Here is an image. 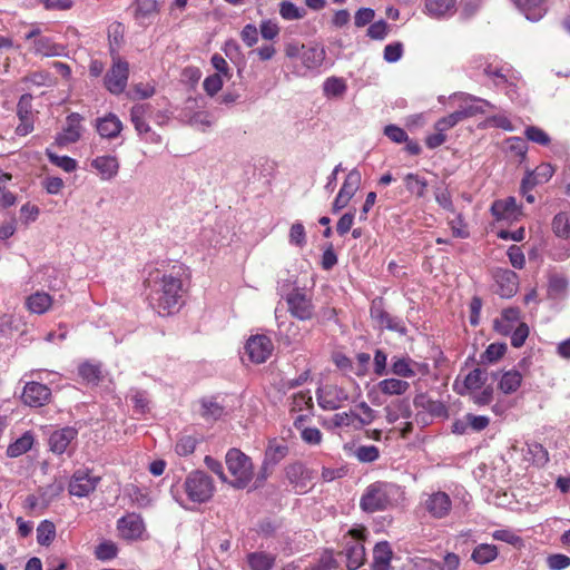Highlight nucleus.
Wrapping results in <instances>:
<instances>
[{
	"mask_svg": "<svg viewBox=\"0 0 570 570\" xmlns=\"http://www.w3.org/2000/svg\"><path fill=\"white\" fill-rule=\"evenodd\" d=\"M183 266H173L169 272L150 284L149 302L159 315H169L177 312L183 305V279L185 275Z\"/></svg>",
	"mask_w": 570,
	"mask_h": 570,
	"instance_id": "f257e3e1",
	"label": "nucleus"
},
{
	"mask_svg": "<svg viewBox=\"0 0 570 570\" xmlns=\"http://www.w3.org/2000/svg\"><path fill=\"white\" fill-rule=\"evenodd\" d=\"M403 492L401 488L390 482H374L364 491L360 507L367 513L387 510L397 504Z\"/></svg>",
	"mask_w": 570,
	"mask_h": 570,
	"instance_id": "f03ea898",
	"label": "nucleus"
},
{
	"mask_svg": "<svg viewBox=\"0 0 570 570\" xmlns=\"http://www.w3.org/2000/svg\"><path fill=\"white\" fill-rule=\"evenodd\" d=\"M225 462L233 480H228L234 489L242 490L249 485L254 478L252 459L239 449L232 448L225 455Z\"/></svg>",
	"mask_w": 570,
	"mask_h": 570,
	"instance_id": "7ed1b4c3",
	"label": "nucleus"
},
{
	"mask_svg": "<svg viewBox=\"0 0 570 570\" xmlns=\"http://www.w3.org/2000/svg\"><path fill=\"white\" fill-rule=\"evenodd\" d=\"M187 498L195 503H205L212 499L215 492L213 479L203 471L190 472L184 482Z\"/></svg>",
	"mask_w": 570,
	"mask_h": 570,
	"instance_id": "20e7f679",
	"label": "nucleus"
},
{
	"mask_svg": "<svg viewBox=\"0 0 570 570\" xmlns=\"http://www.w3.org/2000/svg\"><path fill=\"white\" fill-rule=\"evenodd\" d=\"M111 67L104 77L105 88L112 95H120L125 91L129 78V63L118 52L111 49Z\"/></svg>",
	"mask_w": 570,
	"mask_h": 570,
	"instance_id": "39448f33",
	"label": "nucleus"
},
{
	"mask_svg": "<svg viewBox=\"0 0 570 570\" xmlns=\"http://www.w3.org/2000/svg\"><path fill=\"white\" fill-rule=\"evenodd\" d=\"M287 311L289 314L302 322L311 321L315 316V305L312 295L304 288L294 287L285 296Z\"/></svg>",
	"mask_w": 570,
	"mask_h": 570,
	"instance_id": "423d86ee",
	"label": "nucleus"
},
{
	"mask_svg": "<svg viewBox=\"0 0 570 570\" xmlns=\"http://www.w3.org/2000/svg\"><path fill=\"white\" fill-rule=\"evenodd\" d=\"M365 528L351 529L348 531L352 540L346 542L344 550L348 570H356L365 560V548L362 543L365 539Z\"/></svg>",
	"mask_w": 570,
	"mask_h": 570,
	"instance_id": "0eeeda50",
	"label": "nucleus"
},
{
	"mask_svg": "<svg viewBox=\"0 0 570 570\" xmlns=\"http://www.w3.org/2000/svg\"><path fill=\"white\" fill-rule=\"evenodd\" d=\"M362 176L358 169H352L345 177L332 204V213L337 214L345 208L360 188Z\"/></svg>",
	"mask_w": 570,
	"mask_h": 570,
	"instance_id": "6e6552de",
	"label": "nucleus"
},
{
	"mask_svg": "<svg viewBox=\"0 0 570 570\" xmlns=\"http://www.w3.org/2000/svg\"><path fill=\"white\" fill-rule=\"evenodd\" d=\"M318 405L326 411H334L340 409L345 402L348 401V393L334 384H327L316 392Z\"/></svg>",
	"mask_w": 570,
	"mask_h": 570,
	"instance_id": "1a4fd4ad",
	"label": "nucleus"
},
{
	"mask_svg": "<svg viewBox=\"0 0 570 570\" xmlns=\"http://www.w3.org/2000/svg\"><path fill=\"white\" fill-rule=\"evenodd\" d=\"M100 482V476L91 474L87 470H77L69 482V493L83 498L92 493Z\"/></svg>",
	"mask_w": 570,
	"mask_h": 570,
	"instance_id": "9d476101",
	"label": "nucleus"
},
{
	"mask_svg": "<svg viewBox=\"0 0 570 570\" xmlns=\"http://www.w3.org/2000/svg\"><path fill=\"white\" fill-rule=\"evenodd\" d=\"M370 314L380 328H386L402 335L406 333V327L402 320L389 314L384 309L383 301L381 298L372 302Z\"/></svg>",
	"mask_w": 570,
	"mask_h": 570,
	"instance_id": "9b49d317",
	"label": "nucleus"
},
{
	"mask_svg": "<svg viewBox=\"0 0 570 570\" xmlns=\"http://www.w3.org/2000/svg\"><path fill=\"white\" fill-rule=\"evenodd\" d=\"M273 350L274 345L266 335H254L247 340L245 345V353L256 364L266 362Z\"/></svg>",
	"mask_w": 570,
	"mask_h": 570,
	"instance_id": "f8f14e48",
	"label": "nucleus"
},
{
	"mask_svg": "<svg viewBox=\"0 0 570 570\" xmlns=\"http://www.w3.org/2000/svg\"><path fill=\"white\" fill-rule=\"evenodd\" d=\"M51 397V390L38 382H28L21 395V400L26 405L32 407L43 406Z\"/></svg>",
	"mask_w": 570,
	"mask_h": 570,
	"instance_id": "ddd939ff",
	"label": "nucleus"
},
{
	"mask_svg": "<svg viewBox=\"0 0 570 570\" xmlns=\"http://www.w3.org/2000/svg\"><path fill=\"white\" fill-rule=\"evenodd\" d=\"M423 504L429 514L435 519L445 518L449 515L452 508L451 498L443 491H436L428 494Z\"/></svg>",
	"mask_w": 570,
	"mask_h": 570,
	"instance_id": "4468645a",
	"label": "nucleus"
},
{
	"mask_svg": "<svg viewBox=\"0 0 570 570\" xmlns=\"http://www.w3.org/2000/svg\"><path fill=\"white\" fill-rule=\"evenodd\" d=\"M158 12L156 0H135L132 4L134 19L141 27L151 24Z\"/></svg>",
	"mask_w": 570,
	"mask_h": 570,
	"instance_id": "2eb2a0df",
	"label": "nucleus"
},
{
	"mask_svg": "<svg viewBox=\"0 0 570 570\" xmlns=\"http://www.w3.org/2000/svg\"><path fill=\"white\" fill-rule=\"evenodd\" d=\"M285 473L289 483L299 490H305L313 480V472L302 462L287 465Z\"/></svg>",
	"mask_w": 570,
	"mask_h": 570,
	"instance_id": "dca6fc26",
	"label": "nucleus"
},
{
	"mask_svg": "<svg viewBox=\"0 0 570 570\" xmlns=\"http://www.w3.org/2000/svg\"><path fill=\"white\" fill-rule=\"evenodd\" d=\"M77 435L78 431L71 426H65L62 429L56 430L49 438L50 450L53 453L62 454L71 441L77 438Z\"/></svg>",
	"mask_w": 570,
	"mask_h": 570,
	"instance_id": "f3484780",
	"label": "nucleus"
},
{
	"mask_svg": "<svg viewBox=\"0 0 570 570\" xmlns=\"http://www.w3.org/2000/svg\"><path fill=\"white\" fill-rule=\"evenodd\" d=\"M82 120V117L77 114L72 112L67 117V127L63 130V132L59 134L56 138V142L59 146H66L68 144H72L79 140L81 136V126L80 121Z\"/></svg>",
	"mask_w": 570,
	"mask_h": 570,
	"instance_id": "a211bd4d",
	"label": "nucleus"
},
{
	"mask_svg": "<svg viewBox=\"0 0 570 570\" xmlns=\"http://www.w3.org/2000/svg\"><path fill=\"white\" fill-rule=\"evenodd\" d=\"M487 375L488 374L484 368H474L464 377L462 383L456 380L453 387L459 394L464 395L469 391L480 389L487 382Z\"/></svg>",
	"mask_w": 570,
	"mask_h": 570,
	"instance_id": "6ab92c4d",
	"label": "nucleus"
},
{
	"mask_svg": "<svg viewBox=\"0 0 570 570\" xmlns=\"http://www.w3.org/2000/svg\"><path fill=\"white\" fill-rule=\"evenodd\" d=\"M515 7L530 21H539L546 13L544 0H512Z\"/></svg>",
	"mask_w": 570,
	"mask_h": 570,
	"instance_id": "aec40b11",
	"label": "nucleus"
},
{
	"mask_svg": "<svg viewBox=\"0 0 570 570\" xmlns=\"http://www.w3.org/2000/svg\"><path fill=\"white\" fill-rule=\"evenodd\" d=\"M456 0H425V12L433 19L449 18L456 11Z\"/></svg>",
	"mask_w": 570,
	"mask_h": 570,
	"instance_id": "412c9836",
	"label": "nucleus"
},
{
	"mask_svg": "<svg viewBox=\"0 0 570 570\" xmlns=\"http://www.w3.org/2000/svg\"><path fill=\"white\" fill-rule=\"evenodd\" d=\"M91 167L99 173L101 179L110 180L118 174L119 161L115 156H99L91 161Z\"/></svg>",
	"mask_w": 570,
	"mask_h": 570,
	"instance_id": "4be33fe9",
	"label": "nucleus"
},
{
	"mask_svg": "<svg viewBox=\"0 0 570 570\" xmlns=\"http://www.w3.org/2000/svg\"><path fill=\"white\" fill-rule=\"evenodd\" d=\"M96 128L102 138L111 139L120 134L122 124L116 115L108 114L107 116L97 119Z\"/></svg>",
	"mask_w": 570,
	"mask_h": 570,
	"instance_id": "5701e85b",
	"label": "nucleus"
},
{
	"mask_svg": "<svg viewBox=\"0 0 570 570\" xmlns=\"http://www.w3.org/2000/svg\"><path fill=\"white\" fill-rule=\"evenodd\" d=\"M31 51L36 56L57 57L62 53L63 47L56 43L50 37L41 36L33 40Z\"/></svg>",
	"mask_w": 570,
	"mask_h": 570,
	"instance_id": "b1692460",
	"label": "nucleus"
},
{
	"mask_svg": "<svg viewBox=\"0 0 570 570\" xmlns=\"http://www.w3.org/2000/svg\"><path fill=\"white\" fill-rule=\"evenodd\" d=\"M288 454V446L283 442H277L276 440H272L268 443V446L265 451L264 455V469L267 470L271 466L276 465Z\"/></svg>",
	"mask_w": 570,
	"mask_h": 570,
	"instance_id": "393cba45",
	"label": "nucleus"
},
{
	"mask_svg": "<svg viewBox=\"0 0 570 570\" xmlns=\"http://www.w3.org/2000/svg\"><path fill=\"white\" fill-rule=\"evenodd\" d=\"M393 552L387 541H381L375 544L373 550V570H389Z\"/></svg>",
	"mask_w": 570,
	"mask_h": 570,
	"instance_id": "a878e982",
	"label": "nucleus"
},
{
	"mask_svg": "<svg viewBox=\"0 0 570 570\" xmlns=\"http://www.w3.org/2000/svg\"><path fill=\"white\" fill-rule=\"evenodd\" d=\"M118 529L127 539H135L140 537L144 530V522L139 515L129 514L118 520Z\"/></svg>",
	"mask_w": 570,
	"mask_h": 570,
	"instance_id": "bb28decb",
	"label": "nucleus"
},
{
	"mask_svg": "<svg viewBox=\"0 0 570 570\" xmlns=\"http://www.w3.org/2000/svg\"><path fill=\"white\" fill-rule=\"evenodd\" d=\"M150 109L151 107L149 104H140L132 106L130 110L131 122L140 136L150 132V126L146 121V117L150 112Z\"/></svg>",
	"mask_w": 570,
	"mask_h": 570,
	"instance_id": "cd10ccee",
	"label": "nucleus"
},
{
	"mask_svg": "<svg viewBox=\"0 0 570 570\" xmlns=\"http://www.w3.org/2000/svg\"><path fill=\"white\" fill-rule=\"evenodd\" d=\"M277 338L285 346H291L301 340V330L294 322H278Z\"/></svg>",
	"mask_w": 570,
	"mask_h": 570,
	"instance_id": "c85d7f7f",
	"label": "nucleus"
},
{
	"mask_svg": "<svg viewBox=\"0 0 570 570\" xmlns=\"http://www.w3.org/2000/svg\"><path fill=\"white\" fill-rule=\"evenodd\" d=\"M501 334L510 335L511 345L519 348L529 336V326L524 322L518 323L515 326L501 324Z\"/></svg>",
	"mask_w": 570,
	"mask_h": 570,
	"instance_id": "c756f323",
	"label": "nucleus"
},
{
	"mask_svg": "<svg viewBox=\"0 0 570 570\" xmlns=\"http://www.w3.org/2000/svg\"><path fill=\"white\" fill-rule=\"evenodd\" d=\"M461 100L462 102L458 110L466 114V118L473 117L478 114H484L489 106L488 101L470 95H462Z\"/></svg>",
	"mask_w": 570,
	"mask_h": 570,
	"instance_id": "7c9ffc66",
	"label": "nucleus"
},
{
	"mask_svg": "<svg viewBox=\"0 0 570 570\" xmlns=\"http://www.w3.org/2000/svg\"><path fill=\"white\" fill-rule=\"evenodd\" d=\"M523 216L522 206L517 204L514 197L511 196L501 202V224L519 222Z\"/></svg>",
	"mask_w": 570,
	"mask_h": 570,
	"instance_id": "2f4dec72",
	"label": "nucleus"
},
{
	"mask_svg": "<svg viewBox=\"0 0 570 570\" xmlns=\"http://www.w3.org/2000/svg\"><path fill=\"white\" fill-rule=\"evenodd\" d=\"M503 149L514 161H522L528 149L527 140L521 137H510L505 139Z\"/></svg>",
	"mask_w": 570,
	"mask_h": 570,
	"instance_id": "473e14b6",
	"label": "nucleus"
},
{
	"mask_svg": "<svg viewBox=\"0 0 570 570\" xmlns=\"http://www.w3.org/2000/svg\"><path fill=\"white\" fill-rule=\"evenodd\" d=\"M414 365H417V363L407 356H393L391 363V372L396 376L411 379L416 375V371L413 367Z\"/></svg>",
	"mask_w": 570,
	"mask_h": 570,
	"instance_id": "72a5a7b5",
	"label": "nucleus"
},
{
	"mask_svg": "<svg viewBox=\"0 0 570 570\" xmlns=\"http://www.w3.org/2000/svg\"><path fill=\"white\" fill-rule=\"evenodd\" d=\"M377 389L384 395H403L410 389V383L400 379H384L379 382Z\"/></svg>",
	"mask_w": 570,
	"mask_h": 570,
	"instance_id": "f704fd0d",
	"label": "nucleus"
},
{
	"mask_svg": "<svg viewBox=\"0 0 570 570\" xmlns=\"http://www.w3.org/2000/svg\"><path fill=\"white\" fill-rule=\"evenodd\" d=\"M200 415L207 421H216L224 415V405L214 397L202 399Z\"/></svg>",
	"mask_w": 570,
	"mask_h": 570,
	"instance_id": "c9c22d12",
	"label": "nucleus"
},
{
	"mask_svg": "<svg viewBox=\"0 0 570 570\" xmlns=\"http://www.w3.org/2000/svg\"><path fill=\"white\" fill-rule=\"evenodd\" d=\"M325 59V50L324 48L314 46V47H305L301 60L303 65L307 69H315L320 67Z\"/></svg>",
	"mask_w": 570,
	"mask_h": 570,
	"instance_id": "e433bc0d",
	"label": "nucleus"
},
{
	"mask_svg": "<svg viewBox=\"0 0 570 570\" xmlns=\"http://www.w3.org/2000/svg\"><path fill=\"white\" fill-rule=\"evenodd\" d=\"M275 560V556L267 552H250L247 554V562L252 570H271Z\"/></svg>",
	"mask_w": 570,
	"mask_h": 570,
	"instance_id": "4c0bfd02",
	"label": "nucleus"
},
{
	"mask_svg": "<svg viewBox=\"0 0 570 570\" xmlns=\"http://www.w3.org/2000/svg\"><path fill=\"white\" fill-rule=\"evenodd\" d=\"M519 289V277L510 269L501 271V298L512 297Z\"/></svg>",
	"mask_w": 570,
	"mask_h": 570,
	"instance_id": "58836bf2",
	"label": "nucleus"
},
{
	"mask_svg": "<svg viewBox=\"0 0 570 570\" xmlns=\"http://www.w3.org/2000/svg\"><path fill=\"white\" fill-rule=\"evenodd\" d=\"M78 373L87 383L97 385L101 380V365L86 361L79 365Z\"/></svg>",
	"mask_w": 570,
	"mask_h": 570,
	"instance_id": "ea45409f",
	"label": "nucleus"
},
{
	"mask_svg": "<svg viewBox=\"0 0 570 570\" xmlns=\"http://www.w3.org/2000/svg\"><path fill=\"white\" fill-rule=\"evenodd\" d=\"M552 230L556 236L570 242V212H561L553 217Z\"/></svg>",
	"mask_w": 570,
	"mask_h": 570,
	"instance_id": "a19ab883",
	"label": "nucleus"
},
{
	"mask_svg": "<svg viewBox=\"0 0 570 570\" xmlns=\"http://www.w3.org/2000/svg\"><path fill=\"white\" fill-rule=\"evenodd\" d=\"M33 444V436L31 433L26 432L22 436L17 439L7 449V455L9 458H18L28 452Z\"/></svg>",
	"mask_w": 570,
	"mask_h": 570,
	"instance_id": "79ce46f5",
	"label": "nucleus"
},
{
	"mask_svg": "<svg viewBox=\"0 0 570 570\" xmlns=\"http://www.w3.org/2000/svg\"><path fill=\"white\" fill-rule=\"evenodd\" d=\"M404 185L412 195L422 198L426 194L428 181L416 174L410 173L404 177Z\"/></svg>",
	"mask_w": 570,
	"mask_h": 570,
	"instance_id": "37998d69",
	"label": "nucleus"
},
{
	"mask_svg": "<svg viewBox=\"0 0 570 570\" xmlns=\"http://www.w3.org/2000/svg\"><path fill=\"white\" fill-rule=\"evenodd\" d=\"M51 305V297L43 292H37L30 295L27 299V306L32 313L42 314Z\"/></svg>",
	"mask_w": 570,
	"mask_h": 570,
	"instance_id": "c03bdc74",
	"label": "nucleus"
},
{
	"mask_svg": "<svg viewBox=\"0 0 570 570\" xmlns=\"http://www.w3.org/2000/svg\"><path fill=\"white\" fill-rule=\"evenodd\" d=\"M346 90L347 86L343 78L330 77L323 83L324 95L328 98L342 97Z\"/></svg>",
	"mask_w": 570,
	"mask_h": 570,
	"instance_id": "a18cd8bd",
	"label": "nucleus"
},
{
	"mask_svg": "<svg viewBox=\"0 0 570 570\" xmlns=\"http://www.w3.org/2000/svg\"><path fill=\"white\" fill-rule=\"evenodd\" d=\"M498 556V549L494 544L481 543L472 552V560L479 564H485L494 560Z\"/></svg>",
	"mask_w": 570,
	"mask_h": 570,
	"instance_id": "49530a36",
	"label": "nucleus"
},
{
	"mask_svg": "<svg viewBox=\"0 0 570 570\" xmlns=\"http://www.w3.org/2000/svg\"><path fill=\"white\" fill-rule=\"evenodd\" d=\"M21 82L24 83L28 89L31 87H45L52 85V77L46 70H37L21 78Z\"/></svg>",
	"mask_w": 570,
	"mask_h": 570,
	"instance_id": "de8ad7c7",
	"label": "nucleus"
},
{
	"mask_svg": "<svg viewBox=\"0 0 570 570\" xmlns=\"http://www.w3.org/2000/svg\"><path fill=\"white\" fill-rule=\"evenodd\" d=\"M56 537V527L53 522L43 520L37 528V542L40 546L48 547L51 544Z\"/></svg>",
	"mask_w": 570,
	"mask_h": 570,
	"instance_id": "09e8293b",
	"label": "nucleus"
},
{
	"mask_svg": "<svg viewBox=\"0 0 570 570\" xmlns=\"http://www.w3.org/2000/svg\"><path fill=\"white\" fill-rule=\"evenodd\" d=\"M522 375L518 371H509L501 376V392H515L521 385Z\"/></svg>",
	"mask_w": 570,
	"mask_h": 570,
	"instance_id": "8fccbe9b",
	"label": "nucleus"
},
{
	"mask_svg": "<svg viewBox=\"0 0 570 570\" xmlns=\"http://www.w3.org/2000/svg\"><path fill=\"white\" fill-rule=\"evenodd\" d=\"M279 14L285 20H299L305 17L306 11L303 8L297 7L293 2L283 1L279 4Z\"/></svg>",
	"mask_w": 570,
	"mask_h": 570,
	"instance_id": "3c124183",
	"label": "nucleus"
},
{
	"mask_svg": "<svg viewBox=\"0 0 570 570\" xmlns=\"http://www.w3.org/2000/svg\"><path fill=\"white\" fill-rule=\"evenodd\" d=\"M463 119H466V114L459 111L458 109L450 115L439 119L435 122V130L436 131H446L450 128L454 127L458 122L462 121Z\"/></svg>",
	"mask_w": 570,
	"mask_h": 570,
	"instance_id": "603ef678",
	"label": "nucleus"
},
{
	"mask_svg": "<svg viewBox=\"0 0 570 570\" xmlns=\"http://www.w3.org/2000/svg\"><path fill=\"white\" fill-rule=\"evenodd\" d=\"M353 454L362 463H372L380 458V451L375 445H360Z\"/></svg>",
	"mask_w": 570,
	"mask_h": 570,
	"instance_id": "864d4df0",
	"label": "nucleus"
},
{
	"mask_svg": "<svg viewBox=\"0 0 570 570\" xmlns=\"http://www.w3.org/2000/svg\"><path fill=\"white\" fill-rule=\"evenodd\" d=\"M197 445V439L193 435H181L175 446V451L180 456L191 454Z\"/></svg>",
	"mask_w": 570,
	"mask_h": 570,
	"instance_id": "5fc2aeb1",
	"label": "nucleus"
},
{
	"mask_svg": "<svg viewBox=\"0 0 570 570\" xmlns=\"http://www.w3.org/2000/svg\"><path fill=\"white\" fill-rule=\"evenodd\" d=\"M525 137L528 140L539 144L541 146H547L550 144L549 135L539 127L529 126L524 130Z\"/></svg>",
	"mask_w": 570,
	"mask_h": 570,
	"instance_id": "6e6d98bb",
	"label": "nucleus"
},
{
	"mask_svg": "<svg viewBox=\"0 0 570 570\" xmlns=\"http://www.w3.org/2000/svg\"><path fill=\"white\" fill-rule=\"evenodd\" d=\"M47 156L52 164L67 173H71L77 168V161L68 156H58L50 150H47Z\"/></svg>",
	"mask_w": 570,
	"mask_h": 570,
	"instance_id": "4d7b16f0",
	"label": "nucleus"
},
{
	"mask_svg": "<svg viewBox=\"0 0 570 570\" xmlns=\"http://www.w3.org/2000/svg\"><path fill=\"white\" fill-rule=\"evenodd\" d=\"M289 243L297 247H304L306 245V232L302 223H294L289 229Z\"/></svg>",
	"mask_w": 570,
	"mask_h": 570,
	"instance_id": "13d9d810",
	"label": "nucleus"
},
{
	"mask_svg": "<svg viewBox=\"0 0 570 570\" xmlns=\"http://www.w3.org/2000/svg\"><path fill=\"white\" fill-rule=\"evenodd\" d=\"M188 124L200 131H207L212 127L213 120L207 112L198 111L189 118Z\"/></svg>",
	"mask_w": 570,
	"mask_h": 570,
	"instance_id": "bf43d9fd",
	"label": "nucleus"
},
{
	"mask_svg": "<svg viewBox=\"0 0 570 570\" xmlns=\"http://www.w3.org/2000/svg\"><path fill=\"white\" fill-rule=\"evenodd\" d=\"M356 419H358V414L354 411L341 412L333 415L331 424L334 428L350 426L356 421Z\"/></svg>",
	"mask_w": 570,
	"mask_h": 570,
	"instance_id": "052dcab7",
	"label": "nucleus"
},
{
	"mask_svg": "<svg viewBox=\"0 0 570 570\" xmlns=\"http://www.w3.org/2000/svg\"><path fill=\"white\" fill-rule=\"evenodd\" d=\"M118 549L114 542L105 541L96 548V557L99 560L107 561L116 558Z\"/></svg>",
	"mask_w": 570,
	"mask_h": 570,
	"instance_id": "680f3d73",
	"label": "nucleus"
},
{
	"mask_svg": "<svg viewBox=\"0 0 570 570\" xmlns=\"http://www.w3.org/2000/svg\"><path fill=\"white\" fill-rule=\"evenodd\" d=\"M18 118H32V96L23 94L17 104Z\"/></svg>",
	"mask_w": 570,
	"mask_h": 570,
	"instance_id": "e2e57ef3",
	"label": "nucleus"
},
{
	"mask_svg": "<svg viewBox=\"0 0 570 570\" xmlns=\"http://www.w3.org/2000/svg\"><path fill=\"white\" fill-rule=\"evenodd\" d=\"M203 87L208 96H215L223 87L222 76L219 73H214L206 77L203 82Z\"/></svg>",
	"mask_w": 570,
	"mask_h": 570,
	"instance_id": "0e129e2a",
	"label": "nucleus"
},
{
	"mask_svg": "<svg viewBox=\"0 0 570 570\" xmlns=\"http://www.w3.org/2000/svg\"><path fill=\"white\" fill-rule=\"evenodd\" d=\"M384 135L390 140H392L393 142H396V144H402V142L407 141V134H406V131L403 128H401V127H399L396 125H387V126H385Z\"/></svg>",
	"mask_w": 570,
	"mask_h": 570,
	"instance_id": "69168bd1",
	"label": "nucleus"
},
{
	"mask_svg": "<svg viewBox=\"0 0 570 570\" xmlns=\"http://www.w3.org/2000/svg\"><path fill=\"white\" fill-rule=\"evenodd\" d=\"M354 219H355V208H353L352 210H348L338 219V222L336 224L337 234L340 236H344L345 234H347L353 226Z\"/></svg>",
	"mask_w": 570,
	"mask_h": 570,
	"instance_id": "338daca9",
	"label": "nucleus"
},
{
	"mask_svg": "<svg viewBox=\"0 0 570 570\" xmlns=\"http://www.w3.org/2000/svg\"><path fill=\"white\" fill-rule=\"evenodd\" d=\"M547 563L551 570H563L570 566V558L566 554L556 553L548 557Z\"/></svg>",
	"mask_w": 570,
	"mask_h": 570,
	"instance_id": "774afa93",
	"label": "nucleus"
}]
</instances>
